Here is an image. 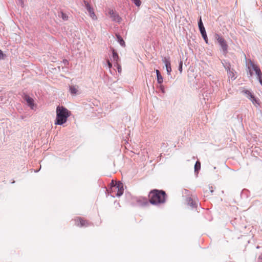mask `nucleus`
Masks as SVG:
<instances>
[{
  "instance_id": "6e6552de",
  "label": "nucleus",
  "mask_w": 262,
  "mask_h": 262,
  "mask_svg": "<svg viewBox=\"0 0 262 262\" xmlns=\"http://www.w3.org/2000/svg\"><path fill=\"white\" fill-rule=\"evenodd\" d=\"M115 188L116 190L115 191H117V193L115 194L118 196H120L123 194L124 190L122 183H118L117 186H116Z\"/></svg>"
},
{
  "instance_id": "423d86ee",
  "label": "nucleus",
  "mask_w": 262,
  "mask_h": 262,
  "mask_svg": "<svg viewBox=\"0 0 262 262\" xmlns=\"http://www.w3.org/2000/svg\"><path fill=\"white\" fill-rule=\"evenodd\" d=\"M108 15L111 17L112 20L116 22H120L121 18L119 17L118 14L115 12V10L112 9H108L107 10Z\"/></svg>"
},
{
  "instance_id": "ddd939ff",
  "label": "nucleus",
  "mask_w": 262,
  "mask_h": 262,
  "mask_svg": "<svg viewBox=\"0 0 262 262\" xmlns=\"http://www.w3.org/2000/svg\"><path fill=\"white\" fill-rule=\"evenodd\" d=\"M113 52V59L114 61H115L116 63H118V60L119 59V56L117 52L115 51L114 49L112 50Z\"/></svg>"
},
{
  "instance_id": "f8f14e48",
  "label": "nucleus",
  "mask_w": 262,
  "mask_h": 262,
  "mask_svg": "<svg viewBox=\"0 0 262 262\" xmlns=\"http://www.w3.org/2000/svg\"><path fill=\"white\" fill-rule=\"evenodd\" d=\"M200 31L202 34V36L203 38H204V39L205 40L206 43H208V37L207 36L205 29L204 28V29H200Z\"/></svg>"
},
{
  "instance_id": "9d476101",
  "label": "nucleus",
  "mask_w": 262,
  "mask_h": 262,
  "mask_svg": "<svg viewBox=\"0 0 262 262\" xmlns=\"http://www.w3.org/2000/svg\"><path fill=\"white\" fill-rule=\"evenodd\" d=\"M245 94L247 95V97L251 100V101L254 103H256V100L254 96L252 94V93L248 90H246L244 91Z\"/></svg>"
},
{
  "instance_id": "20e7f679",
  "label": "nucleus",
  "mask_w": 262,
  "mask_h": 262,
  "mask_svg": "<svg viewBox=\"0 0 262 262\" xmlns=\"http://www.w3.org/2000/svg\"><path fill=\"white\" fill-rule=\"evenodd\" d=\"M75 224L77 226L82 227H88L92 225V223L89 221L85 220L84 219L81 217H77L74 219Z\"/></svg>"
},
{
  "instance_id": "b1692460",
  "label": "nucleus",
  "mask_w": 262,
  "mask_h": 262,
  "mask_svg": "<svg viewBox=\"0 0 262 262\" xmlns=\"http://www.w3.org/2000/svg\"><path fill=\"white\" fill-rule=\"evenodd\" d=\"M134 2L135 4L138 7L140 6L141 4L140 0H134Z\"/></svg>"
},
{
  "instance_id": "a211bd4d",
  "label": "nucleus",
  "mask_w": 262,
  "mask_h": 262,
  "mask_svg": "<svg viewBox=\"0 0 262 262\" xmlns=\"http://www.w3.org/2000/svg\"><path fill=\"white\" fill-rule=\"evenodd\" d=\"M117 37L118 39V41L119 42V43L120 44V45L122 46V47H125V41L121 37V36H119V35H117Z\"/></svg>"
},
{
  "instance_id": "5701e85b",
  "label": "nucleus",
  "mask_w": 262,
  "mask_h": 262,
  "mask_svg": "<svg viewBox=\"0 0 262 262\" xmlns=\"http://www.w3.org/2000/svg\"><path fill=\"white\" fill-rule=\"evenodd\" d=\"M90 16H91V17L93 19V20H96L97 19V17L94 12H92L90 14Z\"/></svg>"
},
{
  "instance_id": "9b49d317",
  "label": "nucleus",
  "mask_w": 262,
  "mask_h": 262,
  "mask_svg": "<svg viewBox=\"0 0 262 262\" xmlns=\"http://www.w3.org/2000/svg\"><path fill=\"white\" fill-rule=\"evenodd\" d=\"M25 99L30 106L32 107L34 105V100L32 98L28 95H25Z\"/></svg>"
},
{
  "instance_id": "7ed1b4c3",
  "label": "nucleus",
  "mask_w": 262,
  "mask_h": 262,
  "mask_svg": "<svg viewBox=\"0 0 262 262\" xmlns=\"http://www.w3.org/2000/svg\"><path fill=\"white\" fill-rule=\"evenodd\" d=\"M248 69H249L250 76H252L253 75V73L251 72V69H252L255 72V73L257 75V78L259 80V81L260 84L262 85V73L261 72L260 69L251 61H250V66L248 67Z\"/></svg>"
},
{
  "instance_id": "aec40b11",
  "label": "nucleus",
  "mask_w": 262,
  "mask_h": 262,
  "mask_svg": "<svg viewBox=\"0 0 262 262\" xmlns=\"http://www.w3.org/2000/svg\"><path fill=\"white\" fill-rule=\"evenodd\" d=\"M201 168V163L197 161L194 165V169L195 171H198Z\"/></svg>"
},
{
  "instance_id": "412c9836",
  "label": "nucleus",
  "mask_w": 262,
  "mask_h": 262,
  "mask_svg": "<svg viewBox=\"0 0 262 262\" xmlns=\"http://www.w3.org/2000/svg\"><path fill=\"white\" fill-rule=\"evenodd\" d=\"M198 25H199V28L200 30L205 28L203 26V22L202 21L201 17H200L199 21L198 23Z\"/></svg>"
},
{
  "instance_id": "4468645a",
  "label": "nucleus",
  "mask_w": 262,
  "mask_h": 262,
  "mask_svg": "<svg viewBox=\"0 0 262 262\" xmlns=\"http://www.w3.org/2000/svg\"><path fill=\"white\" fill-rule=\"evenodd\" d=\"M156 72L157 74L158 82L161 84L163 82V77L158 70H156Z\"/></svg>"
},
{
  "instance_id": "2eb2a0df",
  "label": "nucleus",
  "mask_w": 262,
  "mask_h": 262,
  "mask_svg": "<svg viewBox=\"0 0 262 262\" xmlns=\"http://www.w3.org/2000/svg\"><path fill=\"white\" fill-rule=\"evenodd\" d=\"M84 3L85 4L86 10L89 13V14L94 11L93 8L91 7L90 5L87 2L84 1Z\"/></svg>"
},
{
  "instance_id": "c85d7f7f",
  "label": "nucleus",
  "mask_w": 262,
  "mask_h": 262,
  "mask_svg": "<svg viewBox=\"0 0 262 262\" xmlns=\"http://www.w3.org/2000/svg\"><path fill=\"white\" fill-rule=\"evenodd\" d=\"M210 191H211V192H212L213 191V190L212 189H211Z\"/></svg>"
},
{
  "instance_id": "0eeeda50",
  "label": "nucleus",
  "mask_w": 262,
  "mask_h": 262,
  "mask_svg": "<svg viewBox=\"0 0 262 262\" xmlns=\"http://www.w3.org/2000/svg\"><path fill=\"white\" fill-rule=\"evenodd\" d=\"M162 60L165 65L167 74L170 75L171 72V67L169 58H166L165 57L162 58Z\"/></svg>"
},
{
  "instance_id": "393cba45",
  "label": "nucleus",
  "mask_w": 262,
  "mask_h": 262,
  "mask_svg": "<svg viewBox=\"0 0 262 262\" xmlns=\"http://www.w3.org/2000/svg\"><path fill=\"white\" fill-rule=\"evenodd\" d=\"M182 66H183V63L182 61H180L179 64V70L180 71V73H182Z\"/></svg>"
},
{
  "instance_id": "4be33fe9",
  "label": "nucleus",
  "mask_w": 262,
  "mask_h": 262,
  "mask_svg": "<svg viewBox=\"0 0 262 262\" xmlns=\"http://www.w3.org/2000/svg\"><path fill=\"white\" fill-rule=\"evenodd\" d=\"M61 17L64 20H67L68 19V16L63 12H61Z\"/></svg>"
},
{
  "instance_id": "dca6fc26",
  "label": "nucleus",
  "mask_w": 262,
  "mask_h": 262,
  "mask_svg": "<svg viewBox=\"0 0 262 262\" xmlns=\"http://www.w3.org/2000/svg\"><path fill=\"white\" fill-rule=\"evenodd\" d=\"M226 69L228 71V75L229 77L231 78L232 79H234L235 77L234 73L232 71H230V67H227V68H226Z\"/></svg>"
},
{
  "instance_id": "f3484780",
  "label": "nucleus",
  "mask_w": 262,
  "mask_h": 262,
  "mask_svg": "<svg viewBox=\"0 0 262 262\" xmlns=\"http://www.w3.org/2000/svg\"><path fill=\"white\" fill-rule=\"evenodd\" d=\"M77 88H76L75 86H71L70 87V91L71 94H72V95L76 94L78 92Z\"/></svg>"
},
{
  "instance_id": "1a4fd4ad",
  "label": "nucleus",
  "mask_w": 262,
  "mask_h": 262,
  "mask_svg": "<svg viewBox=\"0 0 262 262\" xmlns=\"http://www.w3.org/2000/svg\"><path fill=\"white\" fill-rule=\"evenodd\" d=\"M188 204L190 205L191 207L195 208L197 206L198 202L195 200H193V199L191 198H189L187 200Z\"/></svg>"
},
{
  "instance_id": "cd10ccee",
  "label": "nucleus",
  "mask_w": 262,
  "mask_h": 262,
  "mask_svg": "<svg viewBox=\"0 0 262 262\" xmlns=\"http://www.w3.org/2000/svg\"><path fill=\"white\" fill-rule=\"evenodd\" d=\"M117 64V68H118V71L119 72L120 70H121V67L118 64V63H116Z\"/></svg>"
},
{
  "instance_id": "6ab92c4d",
  "label": "nucleus",
  "mask_w": 262,
  "mask_h": 262,
  "mask_svg": "<svg viewBox=\"0 0 262 262\" xmlns=\"http://www.w3.org/2000/svg\"><path fill=\"white\" fill-rule=\"evenodd\" d=\"M118 183L116 181H114V180H112L111 183V186L112 191H115L116 188L115 187L117 186Z\"/></svg>"
},
{
  "instance_id": "39448f33",
  "label": "nucleus",
  "mask_w": 262,
  "mask_h": 262,
  "mask_svg": "<svg viewBox=\"0 0 262 262\" xmlns=\"http://www.w3.org/2000/svg\"><path fill=\"white\" fill-rule=\"evenodd\" d=\"M215 39L217 41V42L221 46L223 52L226 54L228 50V45L226 42V41L224 39L223 37L221 36L219 34H215Z\"/></svg>"
},
{
  "instance_id": "f257e3e1",
  "label": "nucleus",
  "mask_w": 262,
  "mask_h": 262,
  "mask_svg": "<svg viewBox=\"0 0 262 262\" xmlns=\"http://www.w3.org/2000/svg\"><path fill=\"white\" fill-rule=\"evenodd\" d=\"M166 193L163 190L154 189L148 194L149 202L154 205H159L165 202Z\"/></svg>"
},
{
  "instance_id": "a878e982",
  "label": "nucleus",
  "mask_w": 262,
  "mask_h": 262,
  "mask_svg": "<svg viewBox=\"0 0 262 262\" xmlns=\"http://www.w3.org/2000/svg\"><path fill=\"white\" fill-rule=\"evenodd\" d=\"M4 57V55L3 52L0 50V59H3Z\"/></svg>"
},
{
  "instance_id": "f03ea898",
  "label": "nucleus",
  "mask_w": 262,
  "mask_h": 262,
  "mask_svg": "<svg viewBox=\"0 0 262 262\" xmlns=\"http://www.w3.org/2000/svg\"><path fill=\"white\" fill-rule=\"evenodd\" d=\"M71 115V112L66 107L58 106L56 108V118L55 124L62 125L66 123L68 118Z\"/></svg>"
},
{
  "instance_id": "bb28decb",
  "label": "nucleus",
  "mask_w": 262,
  "mask_h": 262,
  "mask_svg": "<svg viewBox=\"0 0 262 262\" xmlns=\"http://www.w3.org/2000/svg\"><path fill=\"white\" fill-rule=\"evenodd\" d=\"M107 62L108 68H111L112 67V63L110 62V61L109 60H107Z\"/></svg>"
}]
</instances>
